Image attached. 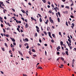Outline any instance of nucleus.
<instances>
[{"label":"nucleus","mask_w":76,"mask_h":76,"mask_svg":"<svg viewBox=\"0 0 76 76\" xmlns=\"http://www.w3.org/2000/svg\"><path fill=\"white\" fill-rule=\"evenodd\" d=\"M49 19L50 22L52 23H54V21H53V20L51 19V18L50 17L49 18Z\"/></svg>","instance_id":"f257e3e1"},{"label":"nucleus","mask_w":76,"mask_h":76,"mask_svg":"<svg viewBox=\"0 0 76 76\" xmlns=\"http://www.w3.org/2000/svg\"><path fill=\"white\" fill-rule=\"evenodd\" d=\"M31 19L32 20H34V21H35V22H37V20H36V19H34L33 17H31Z\"/></svg>","instance_id":"f03ea898"},{"label":"nucleus","mask_w":76,"mask_h":76,"mask_svg":"<svg viewBox=\"0 0 76 76\" xmlns=\"http://www.w3.org/2000/svg\"><path fill=\"white\" fill-rule=\"evenodd\" d=\"M18 52L19 53V54H20V55H21V56H23V54H22V52L19 51Z\"/></svg>","instance_id":"7ed1b4c3"},{"label":"nucleus","mask_w":76,"mask_h":76,"mask_svg":"<svg viewBox=\"0 0 76 76\" xmlns=\"http://www.w3.org/2000/svg\"><path fill=\"white\" fill-rule=\"evenodd\" d=\"M48 34H49V36L50 37L51 39L53 38L51 37V33H50V32H49Z\"/></svg>","instance_id":"20e7f679"},{"label":"nucleus","mask_w":76,"mask_h":76,"mask_svg":"<svg viewBox=\"0 0 76 76\" xmlns=\"http://www.w3.org/2000/svg\"><path fill=\"white\" fill-rule=\"evenodd\" d=\"M28 26L29 25L27 23H26L25 26L26 28H28Z\"/></svg>","instance_id":"39448f33"},{"label":"nucleus","mask_w":76,"mask_h":76,"mask_svg":"<svg viewBox=\"0 0 76 76\" xmlns=\"http://www.w3.org/2000/svg\"><path fill=\"white\" fill-rule=\"evenodd\" d=\"M63 13H66V14L68 13V11H63Z\"/></svg>","instance_id":"423d86ee"},{"label":"nucleus","mask_w":76,"mask_h":76,"mask_svg":"<svg viewBox=\"0 0 76 76\" xmlns=\"http://www.w3.org/2000/svg\"><path fill=\"white\" fill-rule=\"evenodd\" d=\"M58 16H59V17H61V14H60V13L59 12H58Z\"/></svg>","instance_id":"0eeeda50"},{"label":"nucleus","mask_w":76,"mask_h":76,"mask_svg":"<svg viewBox=\"0 0 76 76\" xmlns=\"http://www.w3.org/2000/svg\"><path fill=\"white\" fill-rule=\"evenodd\" d=\"M37 69H42V67H41V66H40L39 67H38V68L37 67Z\"/></svg>","instance_id":"6e6552de"},{"label":"nucleus","mask_w":76,"mask_h":76,"mask_svg":"<svg viewBox=\"0 0 76 76\" xmlns=\"http://www.w3.org/2000/svg\"><path fill=\"white\" fill-rule=\"evenodd\" d=\"M39 21H40V22H42V18H40Z\"/></svg>","instance_id":"1a4fd4ad"},{"label":"nucleus","mask_w":76,"mask_h":76,"mask_svg":"<svg viewBox=\"0 0 76 76\" xmlns=\"http://www.w3.org/2000/svg\"><path fill=\"white\" fill-rule=\"evenodd\" d=\"M65 53H66V55L67 56H69V53H68V51H66Z\"/></svg>","instance_id":"9d476101"},{"label":"nucleus","mask_w":76,"mask_h":76,"mask_svg":"<svg viewBox=\"0 0 76 76\" xmlns=\"http://www.w3.org/2000/svg\"><path fill=\"white\" fill-rule=\"evenodd\" d=\"M48 23V20H47L46 21L45 23V24H47Z\"/></svg>","instance_id":"9b49d317"},{"label":"nucleus","mask_w":76,"mask_h":76,"mask_svg":"<svg viewBox=\"0 0 76 76\" xmlns=\"http://www.w3.org/2000/svg\"><path fill=\"white\" fill-rule=\"evenodd\" d=\"M3 12H4V13H6L5 12H7V10H6L4 9L3 10Z\"/></svg>","instance_id":"f8f14e48"},{"label":"nucleus","mask_w":76,"mask_h":76,"mask_svg":"<svg viewBox=\"0 0 76 76\" xmlns=\"http://www.w3.org/2000/svg\"><path fill=\"white\" fill-rule=\"evenodd\" d=\"M4 45L5 46H6V47H7V48L8 47V46H7V43H5Z\"/></svg>","instance_id":"ddd939ff"},{"label":"nucleus","mask_w":76,"mask_h":76,"mask_svg":"<svg viewBox=\"0 0 76 76\" xmlns=\"http://www.w3.org/2000/svg\"><path fill=\"white\" fill-rule=\"evenodd\" d=\"M21 11H22V12H23V13H26V12H25V10H21Z\"/></svg>","instance_id":"4468645a"},{"label":"nucleus","mask_w":76,"mask_h":76,"mask_svg":"<svg viewBox=\"0 0 76 76\" xmlns=\"http://www.w3.org/2000/svg\"><path fill=\"white\" fill-rule=\"evenodd\" d=\"M25 41H26L27 42L29 41V40H28V39L27 38H25Z\"/></svg>","instance_id":"2eb2a0df"},{"label":"nucleus","mask_w":76,"mask_h":76,"mask_svg":"<svg viewBox=\"0 0 76 76\" xmlns=\"http://www.w3.org/2000/svg\"><path fill=\"white\" fill-rule=\"evenodd\" d=\"M56 49H58L59 50H60V46H58L57 48H56Z\"/></svg>","instance_id":"dca6fc26"},{"label":"nucleus","mask_w":76,"mask_h":76,"mask_svg":"<svg viewBox=\"0 0 76 76\" xmlns=\"http://www.w3.org/2000/svg\"><path fill=\"white\" fill-rule=\"evenodd\" d=\"M62 54L63 56H65V55H66V53H65L62 52Z\"/></svg>","instance_id":"f3484780"},{"label":"nucleus","mask_w":76,"mask_h":76,"mask_svg":"<svg viewBox=\"0 0 76 76\" xmlns=\"http://www.w3.org/2000/svg\"><path fill=\"white\" fill-rule=\"evenodd\" d=\"M60 43H61V45H63V42L62 41H61V42Z\"/></svg>","instance_id":"a211bd4d"},{"label":"nucleus","mask_w":76,"mask_h":76,"mask_svg":"<svg viewBox=\"0 0 76 76\" xmlns=\"http://www.w3.org/2000/svg\"><path fill=\"white\" fill-rule=\"evenodd\" d=\"M17 31L19 32H20V30H19V28H17Z\"/></svg>","instance_id":"6ab92c4d"},{"label":"nucleus","mask_w":76,"mask_h":76,"mask_svg":"<svg viewBox=\"0 0 76 76\" xmlns=\"http://www.w3.org/2000/svg\"><path fill=\"white\" fill-rule=\"evenodd\" d=\"M43 33L45 35H47V32H46V31H43Z\"/></svg>","instance_id":"aec40b11"},{"label":"nucleus","mask_w":76,"mask_h":76,"mask_svg":"<svg viewBox=\"0 0 76 76\" xmlns=\"http://www.w3.org/2000/svg\"><path fill=\"white\" fill-rule=\"evenodd\" d=\"M1 49L3 51H5V50H4V48H2Z\"/></svg>","instance_id":"412c9836"},{"label":"nucleus","mask_w":76,"mask_h":76,"mask_svg":"<svg viewBox=\"0 0 76 76\" xmlns=\"http://www.w3.org/2000/svg\"><path fill=\"white\" fill-rule=\"evenodd\" d=\"M12 41L13 42H15V40L14 39H12Z\"/></svg>","instance_id":"4be33fe9"},{"label":"nucleus","mask_w":76,"mask_h":76,"mask_svg":"<svg viewBox=\"0 0 76 76\" xmlns=\"http://www.w3.org/2000/svg\"><path fill=\"white\" fill-rule=\"evenodd\" d=\"M57 20L58 22H60V18H57Z\"/></svg>","instance_id":"5701e85b"},{"label":"nucleus","mask_w":76,"mask_h":76,"mask_svg":"<svg viewBox=\"0 0 76 76\" xmlns=\"http://www.w3.org/2000/svg\"><path fill=\"white\" fill-rule=\"evenodd\" d=\"M66 26H69V25H68V23H67V22L66 21Z\"/></svg>","instance_id":"b1692460"},{"label":"nucleus","mask_w":76,"mask_h":76,"mask_svg":"<svg viewBox=\"0 0 76 76\" xmlns=\"http://www.w3.org/2000/svg\"><path fill=\"white\" fill-rule=\"evenodd\" d=\"M33 52H35V50H34V49H32L31 50Z\"/></svg>","instance_id":"393cba45"},{"label":"nucleus","mask_w":76,"mask_h":76,"mask_svg":"<svg viewBox=\"0 0 76 76\" xmlns=\"http://www.w3.org/2000/svg\"><path fill=\"white\" fill-rule=\"evenodd\" d=\"M42 1H43V3H46V0H42Z\"/></svg>","instance_id":"a878e982"},{"label":"nucleus","mask_w":76,"mask_h":76,"mask_svg":"<svg viewBox=\"0 0 76 76\" xmlns=\"http://www.w3.org/2000/svg\"><path fill=\"white\" fill-rule=\"evenodd\" d=\"M37 32H38V33H39V29H37Z\"/></svg>","instance_id":"bb28decb"},{"label":"nucleus","mask_w":76,"mask_h":76,"mask_svg":"<svg viewBox=\"0 0 76 76\" xmlns=\"http://www.w3.org/2000/svg\"><path fill=\"white\" fill-rule=\"evenodd\" d=\"M65 8H66V9H69V7L68 6H66L65 7Z\"/></svg>","instance_id":"cd10ccee"},{"label":"nucleus","mask_w":76,"mask_h":76,"mask_svg":"<svg viewBox=\"0 0 76 76\" xmlns=\"http://www.w3.org/2000/svg\"><path fill=\"white\" fill-rule=\"evenodd\" d=\"M66 43L68 45L69 47H70V45H69V42H68V41H66Z\"/></svg>","instance_id":"c85d7f7f"},{"label":"nucleus","mask_w":76,"mask_h":76,"mask_svg":"<svg viewBox=\"0 0 76 76\" xmlns=\"http://www.w3.org/2000/svg\"><path fill=\"white\" fill-rule=\"evenodd\" d=\"M68 41H69V43H71V40H70V39H68Z\"/></svg>","instance_id":"c756f323"},{"label":"nucleus","mask_w":76,"mask_h":76,"mask_svg":"<svg viewBox=\"0 0 76 76\" xmlns=\"http://www.w3.org/2000/svg\"><path fill=\"white\" fill-rule=\"evenodd\" d=\"M25 46H26V45H28V44L27 43H26L24 44Z\"/></svg>","instance_id":"7c9ffc66"},{"label":"nucleus","mask_w":76,"mask_h":76,"mask_svg":"<svg viewBox=\"0 0 76 76\" xmlns=\"http://www.w3.org/2000/svg\"><path fill=\"white\" fill-rule=\"evenodd\" d=\"M7 25H8L9 26H11V25H10L9 23H7Z\"/></svg>","instance_id":"2f4dec72"},{"label":"nucleus","mask_w":76,"mask_h":76,"mask_svg":"<svg viewBox=\"0 0 76 76\" xmlns=\"http://www.w3.org/2000/svg\"><path fill=\"white\" fill-rule=\"evenodd\" d=\"M38 35V34H37V33H35V37H37V36Z\"/></svg>","instance_id":"473e14b6"},{"label":"nucleus","mask_w":76,"mask_h":76,"mask_svg":"<svg viewBox=\"0 0 76 76\" xmlns=\"http://www.w3.org/2000/svg\"><path fill=\"white\" fill-rule=\"evenodd\" d=\"M73 5H74L73 4V2H72V3L71 5V6L72 7V6H73Z\"/></svg>","instance_id":"72a5a7b5"},{"label":"nucleus","mask_w":76,"mask_h":76,"mask_svg":"<svg viewBox=\"0 0 76 76\" xmlns=\"http://www.w3.org/2000/svg\"><path fill=\"white\" fill-rule=\"evenodd\" d=\"M61 59L62 60V61H64V58H63V57H61Z\"/></svg>","instance_id":"f704fd0d"},{"label":"nucleus","mask_w":76,"mask_h":76,"mask_svg":"<svg viewBox=\"0 0 76 76\" xmlns=\"http://www.w3.org/2000/svg\"><path fill=\"white\" fill-rule=\"evenodd\" d=\"M36 28L37 29H39V27H38V26H36Z\"/></svg>","instance_id":"c9c22d12"},{"label":"nucleus","mask_w":76,"mask_h":76,"mask_svg":"<svg viewBox=\"0 0 76 76\" xmlns=\"http://www.w3.org/2000/svg\"><path fill=\"white\" fill-rule=\"evenodd\" d=\"M3 30L4 33H5V32H6V30H5V29H4V28H3Z\"/></svg>","instance_id":"e433bc0d"},{"label":"nucleus","mask_w":76,"mask_h":76,"mask_svg":"<svg viewBox=\"0 0 76 76\" xmlns=\"http://www.w3.org/2000/svg\"><path fill=\"white\" fill-rule=\"evenodd\" d=\"M28 4H29V6H32V4H31L30 2L28 3Z\"/></svg>","instance_id":"4c0bfd02"},{"label":"nucleus","mask_w":76,"mask_h":76,"mask_svg":"<svg viewBox=\"0 0 76 76\" xmlns=\"http://www.w3.org/2000/svg\"><path fill=\"white\" fill-rule=\"evenodd\" d=\"M23 76H27V75H26L24 74H23Z\"/></svg>","instance_id":"58836bf2"},{"label":"nucleus","mask_w":76,"mask_h":76,"mask_svg":"<svg viewBox=\"0 0 76 76\" xmlns=\"http://www.w3.org/2000/svg\"><path fill=\"white\" fill-rule=\"evenodd\" d=\"M12 51H15V49L14 48H12Z\"/></svg>","instance_id":"ea45409f"},{"label":"nucleus","mask_w":76,"mask_h":76,"mask_svg":"<svg viewBox=\"0 0 76 76\" xmlns=\"http://www.w3.org/2000/svg\"><path fill=\"white\" fill-rule=\"evenodd\" d=\"M70 17L72 18H74V17L73 15H70Z\"/></svg>","instance_id":"a19ab883"},{"label":"nucleus","mask_w":76,"mask_h":76,"mask_svg":"<svg viewBox=\"0 0 76 76\" xmlns=\"http://www.w3.org/2000/svg\"><path fill=\"white\" fill-rule=\"evenodd\" d=\"M12 10H13V11L15 12V9H14L13 8H12Z\"/></svg>","instance_id":"79ce46f5"},{"label":"nucleus","mask_w":76,"mask_h":76,"mask_svg":"<svg viewBox=\"0 0 76 76\" xmlns=\"http://www.w3.org/2000/svg\"><path fill=\"white\" fill-rule=\"evenodd\" d=\"M57 54H58V55H60V52H57L56 53Z\"/></svg>","instance_id":"37998d69"},{"label":"nucleus","mask_w":76,"mask_h":76,"mask_svg":"<svg viewBox=\"0 0 76 76\" xmlns=\"http://www.w3.org/2000/svg\"><path fill=\"white\" fill-rule=\"evenodd\" d=\"M56 15L57 16V18H58V14L57 13H56Z\"/></svg>","instance_id":"c03bdc74"},{"label":"nucleus","mask_w":76,"mask_h":76,"mask_svg":"<svg viewBox=\"0 0 76 76\" xmlns=\"http://www.w3.org/2000/svg\"><path fill=\"white\" fill-rule=\"evenodd\" d=\"M38 15L39 16V17H40V18L41 17V15L39 14H38Z\"/></svg>","instance_id":"a18cd8bd"},{"label":"nucleus","mask_w":76,"mask_h":76,"mask_svg":"<svg viewBox=\"0 0 76 76\" xmlns=\"http://www.w3.org/2000/svg\"><path fill=\"white\" fill-rule=\"evenodd\" d=\"M28 53L30 55H31V54H32V53H31V51H29L28 52Z\"/></svg>","instance_id":"49530a36"},{"label":"nucleus","mask_w":76,"mask_h":76,"mask_svg":"<svg viewBox=\"0 0 76 76\" xmlns=\"http://www.w3.org/2000/svg\"><path fill=\"white\" fill-rule=\"evenodd\" d=\"M0 4H3V2H2V1H1L0 2Z\"/></svg>","instance_id":"de8ad7c7"},{"label":"nucleus","mask_w":76,"mask_h":76,"mask_svg":"<svg viewBox=\"0 0 76 76\" xmlns=\"http://www.w3.org/2000/svg\"><path fill=\"white\" fill-rule=\"evenodd\" d=\"M48 4H49V5H50V4H51V2H49V1H48Z\"/></svg>","instance_id":"09e8293b"},{"label":"nucleus","mask_w":76,"mask_h":76,"mask_svg":"<svg viewBox=\"0 0 76 76\" xmlns=\"http://www.w3.org/2000/svg\"><path fill=\"white\" fill-rule=\"evenodd\" d=\"M49 13H52V12L51 11V10H49Z\"/></svg>","instance_id":"8fccbe9b"},{"label":"nucleus","mask_w":76,"mask_h":76,"mask_svg":"<svg viewBox=\"0 0 76 76\" xmlns=\"http://www.w3.org/2000/svg\"><path fill=\"white\" fill-rule=\"evenodd\" d=\"M52 36L53 37H55V34H52Z\"/></svg>","instance_id":"3c124183"},{"label":"nucleus","mask_w":76,"mask_h":76,"mask_svg":"<svg viewBox=\"0 0 76 76\" xmlns=\"http://www.w3.org/2000/svg\"><path fill=\"white\" fill-rule=\"evenodd\" d=\"M13 45H16V43H15V42H13Z\"/></svg>","instance_id":"603ef678"},{"label":"nucleus","mask_w":76,"mask_h":76,"mask_svg":"<svg viewBox=\"0 0 76 76\" xmlns=\"http://www.w3.org/2000/svg\"><path fill=\"white\" fill-rule=\"evenodd\" d=\"M54 40H53V39H52L51 40V42H53V43H54Z\"/></svg>","instance_id":"864d4df0"},{"label":"nucleus","mask_w":76,"mask_h":76,"mask_svg":"<svg viewBox=\"0 0 76 76\" xmlns=\"http://www.w3.org/2000/svg\"><path fill=\"white\" fill-rule=\"evenodd\" d=\"M26 48H27V49H28V48H29V46H28V45L27 46V47H26Z\"/></svg>","instance_id":"5fc2aeb1"},{"label":"nucleus","mask_w":76,"mask_h":76,"mask_svg":"<svg viewBox=\"0 0 76 76\" xmlns=\"http://www.w3.org/2000/svg\"><path fill=\"white\" fill-rule=\"evenodd\" d=\"M68 38H69V39H71L70 38V37H69V35L68 36Z\"/></svg>","instance_id":"6e6d98bb"},{"label":"nucleus","mask_w":76,"mask_h":76,"mask_svg":"<svg viewBox=\"0 0 76 76\" xmlns=\"http://www.w3.org/2000/svg\"><path fill=\"white\" fill-rule=\"evenodd\" d=\"M1 27H3V24H1Z\"/></svg>","instance_id":"4d7b16f0"},{"label":"nucleus","mask_w":76,"mask_h":76,"mask_svg":"<svg viewBox=\"0 0 76 76\" xmlns=\"http://www.w3.org/2000/svg\"><path fill=\"white\" fill-rule=\"evenodd\" d=\"M72 26H73L74 27L75 26V24H74V23H72Z\"/></svg>","instance_id":"13d9d810"},{"label":"nucleus","mask_w":76,"mask_h":76,"mask_svg":"<svg viewBox=\"0 0 76 76\" xmlns=\"http://www.w3.org/2000/svg\"><path fill=\"white\" fill-rule=\"evenodd\" d=\"M39 42L40 43L42 42V41L41 40L39 39Z\"/></svg>","instance_id":"bf43d9fd"},{"label":"nucleus","mask_w":76,"mask_h":76,"mask_svg":"<svg viewBox=\"0 0 76 76\" xmlns=\"http://www.w3.org/2000/svg\"><path fill=\"white\" fill-rule=\"evenodd\" d=\"M6 3H8L9 4V3H10V2H9L8 1H6Z\"/></svg>","instance_id":"052dcab7"},{"label":"nucleus","mask_w":76,"mask_h":76,"mask_svg":"<svg viewBox=\"0 0 76 76\" xmlns=\"http://www.w3.org/2000/svg\"><path fill=\"white\" fill-rule=\"evenodd\" d=\"M68 24H69V25H71V24H70V22L69 21L68 22Z\"/></svg>","instance_id":"680f3d73"},{"label":"nucleus","mask_w":76,"mask_h":76,"mask_svg":"<svg viewBox=\"0 0 76 76\" xmlns=\"http://www.w3.org/2000/svg\"><path fill=\"white\" fill-rule=\"evenodd\" d=\"M69 47V48L70 49V50H72V47H71L70 46Z\"/></svg>","instance_id":"e2e57ef3"},{"label":"nucleus","mask_w":76,"mask_h":76,"mask_svg":"<svg viewBox=\"0 0 76 76\" xmlns=\"http://www.w3.org/2000/svg\"><path fill=\"white\" fill-rule=\"evenodd\" d=\"M45 55L46 56H47V52L46 51H45Z\"/></svg>","instance_id":"0e129e2a"},{"label":"nucleus","mask_w":76,"mask_h":76,"mask_svg":"<svg viewBox=\"0 0 76 76\" xmlns=\"http://www.w3.org/2000/svg\"><path fill=\"white\" fill-rule=\"evenodd\" d=\"M33 56H34V57H37V55H34Z\"/></svg>","instance_id":"69168bd1"},{"label":"nucleus","mask_w":76,"mask_h":76,"mask_svg":"<svg viewBox=\"0 0 76 76\" xmlns=\"http://www.w3.org/2000/svg\"><path fill=\"white\" fill-rule=\"evenodd\" d=\"M18 27L19 28H20V25L18 26Z\"/></svg>","instance_id":"338daca9"},{"label":"nucleus","mask_w":76,"mask_h":76,"mask_svg":"<svg viewBox=\"0 0 76 76\" xmlns=\"http://www.w3.org/2000/svg\"><path fill=\"white\" fill-rule=\"evenodd\" d=\"M48 8H50V6L49 5H48Z\"/></svg>","instance_id":"774afa93"}]
</instances>
